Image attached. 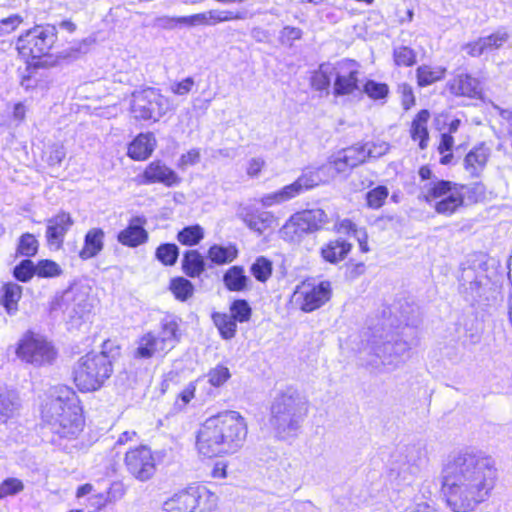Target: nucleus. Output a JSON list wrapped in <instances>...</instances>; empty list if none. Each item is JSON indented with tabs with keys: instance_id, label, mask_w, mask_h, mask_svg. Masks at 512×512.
Instances as JSON below:
<instances>
[{
	"instance_id": "cd10ccee",
	"label": "nucleus",
	"mask_w": 512,
	"mask_h": 512,
	"mask_svg": "<svg viewBox=\"0 0 512 512\" xmlns=\"http://www.w3.org/2000/svg\"><path fill=\"white\" fill-rule=\"evenodd\" d=\"M105 233L101 228L88 230L84 237V245L79 251L82 260H89L96 257L104 248Z\"/></svg>"
},
{
	"instance_id": "13d9d810",
	"label": "nucleus",
	"mask_w": 512,
	"mask_h": 512,
	"mask_svg": "<svg viewBox=\"0 0 512 512\" xmlns=\"http://www.w3.org/2000/svg\"><path fill=\"white\" fill-rule=\"evenodd\" d=\"M388 197V189L385 186H378L366 194L367 205L370 208L378 209Z\"/></svg>"
},
{
	"instance_id": "4468645a",
	"label": "nucleus",
	"mask_w": 512,
	"mask_h": 512,
	"mask_svg": "<svg viewBox=\"0 0 512 512\" xmlns=\"http://www.w3.org/2000/svg\"><path fill=\"white\" fill-rule=\"evenodd\" d=\"M422 459L420 451L414 447L407 448L404 459L397 461L390 469V479L399 488L410 486L421 472Z\"/></svg>"
},
{
	"instance_id": "bb28decb",
	"label": "nucleus",
	"mask_w": 512,
	"mask_h": 512,
	"mask_svg": "<svg viewBox=\"0 0 512 512\" xmlns=\"http://www.w3.org/2000/svg\"><path fill=\"white\" fill-rule=\"evenodd\" d=\"M156 146V139L153 133H141L139 134L128 147V156L134 160H145L147 159Z\"/></svg>"
},
{
	"instance_id": "680f3d73",
	"label": "nucleus",
	"mask_w": 512,
	"mask_h": 512,
	"mask_svg": "<svg viewBox=\"0 0 512 512\" xmlns=\"http://www.w3.org/2000/svg\"><path fill=\"white\" fill-rule=\"evenodd\" d=\"M230 376L229 369L223 365L216 366L207 374L208 382L215 387L223 385Z\"/></svg>"
},
{
	"instance_id": "69168bd1",
	"label": "nucleus",
	"mask_w": 512,
	"mask_h": 512,
	"mask_svg": "<svg viewBox=\"0 0 512 512\" xmlns=\"http://www.w3.org/2000/svg\"><path fill=\"white\" fill-rule=\"evenodd\" d=\"M302 30L297 27L285 26L280 32V41L282 44L292 45L295 40L302 37Z\"/></svg>"
},
{
	"instance_id": "20e7f679",
	"label": "nucleus",
	"mask_w": 512,
	"mask_h": 512,
	"mask_svg": "<svg viewBox=\"0 0 512 512\" xmlns=\"http://www.w3.org/2000/svg\"><path fill=\"white\" fill-rule=\"evenodd\" d=\"M308 412V401L297 389L289 387L277 394L270 407L269 423L277 436L285 439L300 428Z\"/></svg>"
},
{
	"instance_id": "338daca9",
	"label": "nucleus",
	"mask_w": 512,
	"mask_h": 512,
	"mask_svg": "<svg viewBox=\"0 0 512 512\" xmlns=\"http://www.w3.org/2000/svg\"><path fill=\"white\" fill-rule=\"evenodd\" d=\"M194 86V80L192 77H187L184 80L174 83L171 85L170 90L176 95L188 94Z\"/></svg>"
},
{
	"instance_id": "864d4df0",
	"label": "nucleus",
	"mask_w": 512,
	"mask_h": 512,
	"mask_svg": "<svg viewBox=\"0 0 512 512\" xmlns=\"http://www.w3.org/2000/svg\"><path fill=\"white\" fill-rule=\"evenodd\" d=\"M15 353L22 362H32V332H26L19 340Z\"/></svg>"
},
{
	"instance_id": "052dcab7",
	"label": "nucleus",
	"mask_w": 512,
	"mask_h": 512,
	"mask_svg": "<svg viewBox=\"0 0 512 512\" xmlns=\"http://www.w3.org/2000/svg\"><path fill=\"white\" fill-rule=\"evenodd\" d=\"M16 49L19 56L29 67L32 58V42L29 39V31L25 35H21L16 43Z\"/></svg>"
},
{
	"instance_id": "393cba45",
	"label": "nucleus",
	"mask_w": 512,
	"mask_h": 512,
	"mask_svg": "<svg viewBox=\"0 0 512 512\" xmlns=\"http://www.w3.org/2000/svg\"><path fill=\"white\" fill-rule=\"evenodd\" d=\"M145 183H163L166 186H173L179 182L177 174L168 168L161 161L151 162L143 173Z\"/></svg>"
},
{
	"instance_id": "0e129e2a",
	"label": "nucleus",
	"mask_w": 512,
	"mask_h": 512,
	"mask_svg": "<svg viewBox=\"0 0 512 512\" xmlns=\"http://www.w3.org/2000/svg\"><path fill=\"white\" fill-rule=\"evenodd\" d=\"M13 275L19 281H28L32 277V261L30 259L21 261V263L14 268Z\"/></svg>"
},
{
	"instance_id": "412c9836",
	"label": "nucleus",
	"mask_w": 512,
	"mask_h": 512,
	"mask_svg": "<svg viewBox=\"0 0 512 512\" xmlns=\"http://www.w3.org/2000/svg\"><path fill=\"white\" fill-rule=\"evenodd\" d=\"M365 160V147L356 145L339 151L330 161V168L337 173H343L362 164Z\"/></svg>"
},
{
	"instance_id": "e433bc0d",
	"label": "nucleus",
	"mask_w": 512,
	"mask_h": 512,
	"mask_svg": "<svg viewBox=\"0 0 512 512\" xmlns=\"http://www.w3.org/2000/svg\"><path fill=\"white\" fill-rule=\"evenodd\" d=\"M446 68L437 66L431 67L429 65H421L416 70L417 83L420 87L429 86L444 78Z\"/></svg>"
},
{
	"instance_id": "6e6d98bb",
	"label": "nucleus",
	"mask_w": 512,
	"mask_h": 512,
	"mask_svg": "<svg viewBox=\"0 0 512 512\" xmlns=\"http://www.w3.org/2000/svg\"><path fill=\"white\" fill-rule=\"evenodd\" d=\"M15 408L9 393L0 388V424L6 423L13 416Z\"/></svg>"
},
{
	"instance_id": "f257e3e1",
	"label": "nucleus",
	"mask_w": 512,
	"mask_h": 512,
	"mask_svg": "<svg viewBox=\"0 0 512 512\" xmlns=\"http://www.w3.org/2000/svg\"><path fill=\"white\" fill-rule=\"evenodd\" d=\"M492 457L462 450L450 455L441 470V492L451 512H474L486 502L497 482Z\"/></svg>"
},
{
	"instance_id": "ddd939ff",
	"label": "nucleus",
	"mask_w": 512,
	"mask_h": 512,
	"mask_svg": "<svg viewBox=\"0 0 512 512\" xmlns=\"http://www.w3.org/2000/svg\"><path fill=\"white\" fill-rule=\"evenodd\" d=\"M124 464L127 471L141 482L150 480L156 472L154 456L147 446H139L127 451Z\"/></svg>"
},
{
	"instance_id": "f03ea898",
	"label": "nucleus",
	"mask_w": 512,
	"mask_h": 512,
	"mask_svg": "<svg viewBox=\"0 0 512 512\" xmlns=\"http://www.w3.org/2000/svg\"><path fill=\"white\" fill-rule=\"evenodd\" d=\"M247 425L236 411H225L206 419L198 431L197 448L207 457L233 454L244 444Z\"/></svg>"
},
{
	"instance_id": "5701e85b",
	"label": "nucleus",
	"mask_w": 512,
	"mask_h": 512,
	"mask_svg": "<svg viewBox=\"0 0 512 512\" xmlns=\"http://www.w3.org/2000/svg\"><path fill=\"white\" fill-rule=\"evenodd\" d=\"M447 87L451 94L468 98H477L481 94L480 82L466 73H459L448 81Z\"/></svg>"
},
{
	"instance_id": "423d86ee",
	"label": "nucleus",
	"mask_w": 512,
	"mask_h": 512,
	"mask_svg": "<svg viewBox=\"0 0 512 512\" xmlns=\"http://www.w3.org/2000/svg\"><path fill=\"white\" fill-rule=\"evenodd\" d=\"M112 363L105 352L88 353L74 369V382L81 391H94L111 376Z\"/></svg>"
},
{
	"instance_id": "3c124183",
	"label": "nucleus",
	"mask_w": 512,
	"mask_h": 512,
	"mask_svg": "<svg viewBox=\"0 0 512 512\" xmlns=\"http://www.w3.org/2000/svg\"><path fill=\"white\" fill-rule=\"evenodd\" d=\"M252 309L244 299H238L232 302L230 306V316L236 322L244 323L250 320Z\"/></svg>"
},
{
	"instance_id": "bf43d9fd",
	"label": "nucleus",
	"mask_w": 512,
	"mask_h": 512,
	"mask_svg": "<svg viewBox=\"0 0 512 512\" xmlns=\"http://www.w3.org/2000/svg\"><path fill=\"white\" fill-rule=\"evenodd\" d=\"M363 91L372 99L379 100L387 97L389 88L384 83H379L374 80H368L364 84Z\"/></svg>"
},
{
	"instance_id": "c756f323",
	"label": "nucleus",
	"mask_w": 512,
	"mask_h": 512,
	"mask_svg": "<svg viewBox=\"0 0 512 512\" xmlns=\"http://www.w3.org/2000/svg\"><path fill=\"white\" fill-rule=\"evenodd\" d=\"M22 296V288L13 282L3 283L0 287V306L4 307L8 314L18 309V302Z\"/></svg>"
},
{
	"instance_id": "6e6552de",
	"label": "nucleus",
	"mask_w": 512,
	"mask_h": 512,
	"mask_svg": "<svg viewBox=\"0 0 512 512\" xmlns=\"http://www.w3.org/2000/svg\"><path fill=\"white\" fill-rule=\"evenodd\" d=\"M327 221V214L322 209L299 211L290 216L279 234L284 241L299 244L306 235L322 229Z\"/></svg>"
},
{
	"instance_id": "9b49d317",
	"label": "nucleus",
	"mask_w": 512,
	"mask_h": 512,
	"mask_svg": "<svg viewBox=\"0 0 512 512\" xmlns=\"http://www.w3.org/2000/svg\"><path fill=\"white\" fill-rule=\"evenodd\" d=\"M388 334L383 339V335L373 334L371 344L372 349L380 360V364L388 370H394L404 362L405 355L409 352L410 346L406 341L388 339Z\"/></svg>"
},
{
	"instance_id": "5fc2aeb1",
	"label": "nucleus",
	"mask_w": 512,
	"mask_h": 512,
	"mask_svg": "<svg viewBox=\"0 0 512 512\" xmlns=\"http://www.w3.org/2000/svg\"><path fill=\"white\" fill-rule=\"evenodd\" d=\"M393 57L398 66H412L416 63V53L407 46H399L394 48Z\"/></svg>"
},
{
	"instance_id": "2f4dec72",
	"label": "nucleus",
	"mask_w": 512,
	"mask_h": 512,
	"mask_svg": "<svg viewBox=\"0 0 512 512\" xmlns=\"http://www.w3.org/2000/svg\"><path fill=\"white\" fill-rule=\"evenodd\" d=\"M430 114L428 110L418 112L411 125V137L413 140H419L420 149H425L428 145L429 134L427 130V122Z\"/></svg>"
},
{
	"instance_id": "a19ab883",
	"label": "nucleus",
	"mask_w": 512,
	"mask_h": 512,
	"mask_svg": "<svg viewBox=\"0 0 512 512\" xmlns=\"http://www.w3.org/2000/svg\"><path fill=\"white\" fill-rule=\"evenodd\" d=\"M215 326L218 328L223 339L234 338L237 329V322L229 314L215 312L212 314Z\"/></svg>"
},
{
	"instance_id": "8fccbe9b",
	"label": "nucleus",
	"mask_w": 512,
	"mask_h": 512,
	"mask_svg": "<svg viewBox=\"0 0 512 512\" xmlns=\"http://www.w3.org/2000/svg\"><path fill=\"white\" fill-rule=\"evenodd\" d=\"M156 258L166 266H172L176 263L179 256V248L172 243L161 244L155 253Z\"/></svg>"
},
{
	"instance_id": "f704fd0d",
	"label": "nucleus",
	"mask_w": 512,
	"mask_h": 512,
	"mask_svg": "<svg viewBox=\"0 0 512 512\" xmlns=\"http://www.w3.org/2000/svg\"><path fill=\"white\" fill-rule=\"evenodd\" d=\"M334 75V63H322L311 77V86L317 91H327Z\"/></svg>"
},
{
	"instance_id": "6ab92c4d",
	"label": "nucleus",
	"mask_w": 512,
	"mask_h": 512,
	"mask_svg": "<svg viewBox=\"0 0 512 512\" xmlns=\"http://www.w3.org/2000/svg\"><path fill=\"white\" fill-rule=\"evenodd\" d=\"M147 219L144 216H134L129 220L127 227L117 235V240L124 246L135 248L148 241V232L145 229Z\"/></svg>"
},
{
	"instance_id": "37998d69",
	"label": "nucleus",
	"mask_w": 512,
	"mask_h": 512,
	"mask_svg": "<svg viewBox=\"0 0 512 512\" xmlns=\"http://www.w3.org/2000/svg\"><path fill=\"white\" fill-rule=\"evenodd\" d=\"M165 351L164 345L158 342V339L151 333L144 335L137 348V355L142 358H150L156 352Z\"/></svg>"
},
{
	"instance_id": "c9c22d12",
	"label": "nucleus",
	"mask_w": 512,
	"mask_h": 512,
	"mask_svg": "<svg viewBox=\"0 0 512 512\" xmlns=\"http://www.w3.org/2000/svg\"><path fill=\"white\" fill-rule=\"evenodd\" d=\"M191 501L193 500L189 497L187 488L166 500L163 503L162 512H192Z\"/></svg>"
},
{
	"instance_id": "ea45409f",
	"label": "nucleus",
	"mask_w": 512,
	"mask_h": 512,
	"mask_svg": "<svg viewBox=\"0 0 512 512\" xmlns=\"http://www.w3.org/2000/svg\"><path fill=\"white\" fill-rule=\"evenodd\" d=\"M65 157L66 150L64 145L61 143H52L46 145L41 155L42 161H44L52 169L59 168Z\"/></svg>"
},
{
	"instance_id": "e2e57ef3",
	"label": "nucleus",
	"mask_w": 512,
	"mask_h": 512,
	"mask_svg": "<svg viewBox=\"0 0 512 512\" xmlns=\"http://www.w3.org/2000/svg\"><path fill=\"white\" fill-rule=\"evenodd\" d=\"M365 147V154L367 158H379L385 155L389 150V144L386 142L367 143Z\"/></svg>"
},
{
	"instance_id": "4d7b16f0",
	"label": "nucleus",
	"mask_w": 512,
	"mask_h": 512,
	"mask_svg": "<svg viewBox=\"0 0 512 512\" xmlns=\"http://www.w3.org/2000/svg\"><path fill=\"white\" fill-rule=\"evenodd\" d=\"M24 489V484L20 479L7 478L0 482V499L14 496Z\"/></svg>"
},
{
	"instance_id": "c03bdc74",
	"label": "nucleus",
	"mask_w": 512,
	"mask_h": 512,
	"mask_svg": "<svg viewBox=\"0 0 512 512\" xmlns=\"http://www.w3.org/2000/svg\"><path fill=\"white\" fill-rule=\"evenodd\" d=\"M206 14V25L211 26L220 22H226L231 20H242L245 19V13L240 11H228L212 9L205 12Z\"/></svg>"
},
{
	"instance_id": "603ef678",
	"label": "nucleus",
	"mask_w": 512,
	"mask_h": 512,
	"mask_svg": "<svg viewBox=\"0 0 512 512\" xmlns=\"http://www.w3.org/2000/svg\"><path fill=\"white\" fill-rule=\"evenodd\" d=\"M252 275L260 282H265L272 274V263L267 258L260 256L251 266Z\"/></svg>"
},
{
	"instance_id": "de8ad7c7",
	"label": "nucleus",
	"mask_w": 512,
	"mask_h": 512,
	"mask_svg": "<svg viewBox=\"0 0 512 512\" xmlns=\"http://www.w3.org/2000/svg\"><path fill=\"white\" fill-rule=\"evenodd\" d=\"M204 238V231L200 225L187 226L178 232L177 240L187 246H194Z\"/></svg>"
},
{
	"instance_id": "f8f14e48",
	"label": "nucleus",
	"mask_w": 512,
	"mask_h": 512,
	"mask_svg": "<svg viewBox=\"0 0 512 512\" xmlns=\"http://www.w3.org/2000/svg\"><path fill=\"white\" fill-rule=\"evenodd\" d=\"M359 74V66L354 60L343 59L334 63V95L338 97L361 92Z\"/></svg>"
},
{
	"instance_id": "aec40b11",
	"label": "nucleus",
	"mask_w": 512,
	"mask_h": 512,
	"mask_svg": "<svg viewBox=\"0 0 512 512\" xmlns=\"http://www.w3.org/2000/svg\"><path fill=\"white\" fill-rule=\"evenodd\" d=\"M238 217L247 225V227L258 235L271 228L275 222L273 213L262 211L253 206L240 207Z\"/></svg>"
},
{
	"instance_id": "a18cd8bd",
	"label": "nucleus",
	"mask_w": 512,
	"mask_h": 512,
	"mask_svg": "<svg viewBox=\"0 0 512 512\" xmlns=\"http://www.w3.org/2000/svg\"><path fill=\"white\" fill-rule=\"evenodd\" d=\"M63 273L61 266L53 260L43 259L34 264V276L56 278Z\"/></svg>"
},
{
	"instance_id": "0eeeda50",
	"label": "nucleus",
	"mask_w": 512,
	"mask_h": 512,
	"mask_svg": "<svg viewBox=\"0 0 512 512\" xmlns=\"http://www.w3.org/2000/svg\"><path fill=\"white\" fill-rule=\"evenodd\" d=\"M460 282L461 292L469 301L488 304L497 298L498 285L486 274L485 264H480L478 268H464Z\"/></svg>"
},
{
	"instance_id": "79ce46f5",
	"label": "nucleus",
	"mask_w": 512,
	"mask_h": 512,
	"mask_svg": "<svg viewBox=\"0 0 512 512\" xmlns=\"http://www.w3.org/2000/svg\"><path fill=\"white\" fill-rule=\"evenodd\" d=\"M322 179L319 176L318 171H306L297 180L290 185L293 189L295 197L305 190L311 189L317 186Z\"/></svg>"
},
{
	"instance_id": "a211bd4d",
	"label": "nucleus",
	"mask_w": 512,
	"mask_h": 512,
	"mask_svg": "<svg viewBox=\"0 0 512 512\" xmlns=\"http://www.w3.org/2000/svg\"><path fill=\"white\" fill-rule=\"evenodd\" d=\"M509 38L510 35L505 29H499L489 36L480 37L476 41L465 44L462 49L471 57H479L501 48Z\"/></svg>"
},
{
	"instance_id": "72a5a7b5",
	"label": "nucleus",
	"mask_w": 512,
	"mask_h": 512,
	"mask_svg": "<svg viewBox=\"0 0 512 512\" xmlns=\"http://www.w3.org/2000/svg\"><path fill=\"white\" fill-rule=\"evenodd\" d=\"M182 269L187 276L198 277L205 270V261L197 250H189L183 256Z\"/></svg>"
},
{
	"instance_id": "09e8293b",
	"label": "nucleus",
	"mask_w": 512,
	"mask_h": 512,
	"mask_svg": "<svg viewBox=\"0 0 512 512\" xmlns=\"http://www.w3.org/2000/svg\"><path fill=\"white\" fill-rule=\"evenodd\" d=\"M169 288L176 299L181 301H185L190 298L194 291L193 284L183 277L173 278L170 282Z\"/></svg>"
},
{
	"instance_id": "7ed1b4c3",
	"label": "nucleus",
	"mask_w": 512,
	"mask_h": 512,
	"mask_svg": "<svg viewBox=\"0 0 512 512\" xmlns=\"http://www.w3.org/2000/svg\"><path fill=\"white\" fill-rule=\"evenodd\" d=\"M93 309L91 287L80 283H73L62 292H57L48 304L49 315L53 318L61 317L70 328H80L90 322Z\"/></svg>"
},
{
	"instance_id": "1a4fd4ad",
	"label": "nucleus",
	"mask_w": 512,
	"mask_h": 512,
	"mask_svg": "<svg viewBox=\"0 0 512 512\" xmlns=\"http://www.w3.org/2000/svg\"><path fill=\"white\" fill-rule=\"evenodd\" d=\"M39 398L41 419L47 425L61 413H65L71 403L79 402L74 390L66 385L50 387Z\"/></svg>"
},
{
	"instance_id": "c85d7f7f",
	"label": "nucleus",
	"mask_w": 512,
	"mask_h": 512,
	"mask_svg": "<svg viewBox=\"0 0 512 512\" xmlns=\"http://www.w3.org/2000/svg\"><path fill=\"white\" fill-rule=\"evenodd\" d=\"M57 357V351L51 342L41 336H34V366L51 365Z\"/></svg>"
},
{
	"instance_id": "39448f33",
	"label": "nucleus",
	"mask_w": 512,
	"mask_h": 512,
	"mask_svg": "<svg viewBox=\"0 0 512 512\" xmlns=\"http://www.w3.org/2000/svg\"><path fill=\"white\" fill-rule=\"evenodd\" d=\"M463 189L464 185L435 177L421 188V195L427 203H434L438 214L450 216L464 204Z\"/></svg>"
},
{
	"instance_id": "dca6fc26",
	"label": "nucleus",
	"mask_w": 512,
	"mask_h": 512,
	"mask_svg": "<svg viewBox=\"0 0 512 512\" xmlns=\"http://www.w3.org/2000/svg\"><path fill=\"white\" fill-rule=\"evenodd\" d=\"M56 40V28L52 25L34 26V70L40 67H52L57 63V58L50 54Z\"/></svg>"
},
{
	"instance_id": "b1692460",
	"label": "nucleus",
	"mask_w": 512,
	"mask_h": 512,
	"mask_svg": "<svg viewBox=\"0 0 512 512\" xmlns=\"http://www.w3.org/2000/svg\"><path fill=\"white\" fill-rule=\"evenodd\" d=\"M491 150L484 143L471 149L464 158V169L473 178H478L484 171L490 158Z\"/></svg>"
},
{
	"instance_id": "58836bf2",
	"label": "nucleus",
	"mask_w": 512,
	"mask_h": 512,
	"mask_svg": "<svg viewBox=\"0 0 512 512\" xmlns=\"http://www.w3.org/2000/svg\"><path fill=\"white\" fill-rule=\"evenodd\" d=\"M161 328L160 335L156 338L160 344L164 345L165 350L171 349L178 341V323L173 318H165Z\"/></svg>"
},
{
	"instance_id": "4be33fe9",
	"label": "nucleus",
	"mask_w": 512,
	"mask_h": 512,
	"mask_svg": "<svg viewBox=\"0 0 512 512\" xmlns=\"http://www.w3.org/2000/svg\"><path fill=\"white\" fill-rule=\"evenodd\" d=\"M73 225V220L68 213H60L48 221L46 238L51 249H59L68 230Z\"/></svg>"
},
{
	"instance_id": "9d476101",
	"label": "nucleus",
	"mask_w": 512,
	"mask_h": 512,
	"mask_svg": "<svg viewBox=\"0 0 512 512\" xmlns=\"http://www.w3.org/2000/svg\"><path fill=\"white\" fill-rule=\"evenodd\" d=\"M168 109V99L154 88L132 93L131 112L136 119L157 121Z\"/></svg>"
},
{
	"instance_id": "774afa93",
	"label": "nucleus",
	"mask_w": 512,
	"mask_h": 512,
	"mask_svg": "<svg viewBox=\"0 0 512 512\" xmlns=\"http://www.w3.org/2000/svg\"><path fill=\"white\" fill-rule=\"evenodd\" d=\"M22 23V19L20 16L14 15L8 18L2 19L0 21V31L2 33H11L14 31L20 24Z\"/></svg>"
},
{
	"instance_id": "473e14b6",
	"label": "nucleus",
	"mask_w": 512,
	"mask_h": 512,
	"mask_svg": "<svg viewBox=\"0 0 512 512\" xmlns=\"http://www.w3.org/2000/svg\"><path fill=\"white\" fill-rule=\"evenodd\" d=\"M223 282L229 291L239 292L247 289L249 278L245 275L242 266H232L225 272Z\"/></svg>"
},
{
	"instance_id": "f3484780",
	"label": "nucleus",
	"mask_w": 512,
	"mask_h": 512,
	"mask_svg": "<svg viewBox=\"0 0 512 512\" xmlns=\"http://www.w3.org/2000/svg\"><path fill=\"white\" fill-rule=\"evenodd\" d=\"M331 289L329 282L319 285L302 284L295 291L297 301L301 300L300 307L305 312L318 309L330 299Z\"/></svg>"
},
{
	"instance_id": "49530a36",
	"label": "nucleus",
	"mask_w": 512,
	"mask_h": 512,
	"mask_svg": "<svg viewBox=\"0 0 512 512\" xmlns=\"http://www.w3.org/2000/svg\"><path fill=\"white\" fill-rule=\"evenodd\" d=\"M294 197H295V195L293 193V189H291L290 185H287L276 192L269 193V194L262 196L259 199V202L264 207H271L273 205L282 204L286 201H289L290 199H293Z\"/></svg>"
},
{
	"instance_id": "2eb2a0df",
	"label": "nucleus",
	"mask_w": 512,
	"mask_h": 512,
	"mask_svg": "<svg viewBox=\"0 0 512 512\" xmlns=\"http://www.w3.org/2000/svg\"><path fill=\"white\" fill-rule=\"evenodd\" d=\"M70 405L72 406L65 410V413H61L60 416L48 424L51 432L59 439L74 440L84 428V418L79 402Z\"/></svg>"
},
{
	"instance_id": "a878e982",
	"label": "nucleus",
	"mask_w": 512,
	"mask_h": 512,
	"mask_svg": "<svg viewBox=\"0 0 512 512\" xmlns=\"http://www.w3.org/2000/svg\"><path fill=\"white\" fill-rule=\"evenodd\" d=\"M189 497L192 498V512H210L216 507L217 497L205 486H193L188 488Z\"/></svg>"
},
{
	"instance_id": "4c0bfd02",
	"label": "nucleus",
	"mask_w": 512,
	"mask_h": 512,
	"mask_svg": "<svg viewBox=\"0 0 512 512\" xmlns=\"http://www.w3.org/2000/svg\"><path fill=\"white\" fill-rule=\"evenodd\" d=\"M238 250L235 245L221 246L218 244L212 245L208 250V258L217 265L231 263L236 259Z\"/></svg>"
},
{
	"instance_id": "7c9ffc66",
	"label": "nucleus",
	"mask_w": 512,
	"mask_h": 512,
	"mask_svg": "<svg viewBox=\"0 0 512 512\" xmlns=\"http://www.w3.org/2000/svg\"><path fill=\"white\" fill-rule=\"evenodd\" d=\"M351 247V244L347 241L337 239L327 243L321 249V255L325 261L336 264L347 256L351 250Z\"/></svg>"
}]
</instances>
